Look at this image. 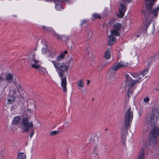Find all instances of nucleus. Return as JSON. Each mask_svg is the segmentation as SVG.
<instances>
[{
    "mask_svg": "<svg viewBox=\"0 0 159 159\" xmlns=\"http://www.w3.org/2000/svg\"><path fill=\"white\" fill-rule=\"evenodd\" d=\"M156 0H145L147 9L145 11L142 10V12L144 13L145 18L148 20L152 19L156 17L158 15V11L159 10V6L156 8L151 10Z\"/></svg>",
    "mask_w": 159,
    "mask_h": 159,
    "instance_id": "f257e3e1",
    "label": "nucleus"
},
{
    "mask_svg": "<svg viewBox=\"0 0 159 159\" xmlns=\"http://www.w3.org/2000/svg\"><path fill=\"white\" fill-rule=\"evenodd\" d=\"M127 66V62L125 63L122 61L114 63L109 69L108 80L111 82L115 80L117 77L116 75L115 74V71Z\"/></svg>",
    "mask_w": 159,
    "mask_h": 159,
    "instance_id": "f03ea898",
    "label": "nucleus"
},
{
    "mask_svg": "<svg viewBox=\"0 0 159 159\" xmlns=\"http://www.w3.org/2000/svg\"><path fill=\"white\" fill-rule=\"evenodd\" d=\"M127 86H134L136 84L138 83L142 80V77L141 75L138 73H134L130 74L129 75L128 74L125 75Z\"/></svg>",
    "mask_w": 159,
    "mask_h": 159,
    "instance_id": "7ed1b4c3",
    "label": "nucleus"
},
{
    "mask_svg": "<svg viewBox=\"0 0 159 159\" xmlns=\"http://www.w3.org/2000/svg\"><path fill=\"white\" fill-rule=\"evenodd\" d=\"M90 141L91 143L94 145L92 153L94 157H98V154L97 151L102 146V144L99 140V137L98 135H93L91 136Z\"/></svg>",
    "mask_w": 159,
    "mask_h": 159,
    "instance_id": "20e7f679",
    "label": "nucleus"
},
{
    "mask_svg": "<svg viewBox=\"0 0 159 159\" xmlns=\"http://www.w3.org/2000/svg\"><path fill=\"white\" fill-rule=\"evenodd\" d=\"M159 134V129L157 127H152L149 135V143L151 146L156 144Z\"/></svg>",
    "mask_w": 159,
    "mask_h": 159,
    "instance_id": "39448f33",
    "label": "nucleus"
},
{
    "mask_svg": "<svg viewBox=\"0 0 159 159\" xmlns=\"http://www.w3.org/2000/svg\"><path fill=\"white\" fill-rule=\"evenodd\" d=\"M133 117V112L130 107L127 110L125 116V125L122 128V130H126L131 124Z\"/></svg>",
    "mask_w": 159,
    "mask_h": 159,
    "instance_id": "423d86ee",
    "label": "nucleus"
},
{
    "mask_svg": "<svg viewBox=\"0 0 159 159\" xmlns=\"http://www.w3.org/2000/svg\"><path fill=\"white\" fill-rule=\"evenodd\" d=\"M34 124L32 121H30L29 119L27 117H24L22 119L21 127L23 129V133H28L30 130L33 128Z\"/></svg>",
    "mask_w": 159,
    "mask_h": 159,
    "instance_id": "0eeeda50",
    "label": "nucleus"
},
{
    "mask_svg": "<svg viewBox=\"0 0 159 159\" xmlns=\"http://www.w3.org/2000/svg\"><path fill=\"white\" fill-rule=\"evenodd\" d=\"M158 111L157 109H154L149 120V122L152 127H157V122L158 120Z\"/></svg>",
    "mask_w": 159,
    "mask_h": 159,
    "instance_id": "6e6552de",
    "label": "nucleus"
},
{
    "mask_svg": "<svg viewBox=\"0 0 159 159\" xmlns=\"http://www.w3.org/2000/svg\"><path fill=\"white\" fill-rule=\"evenodd\" d=\"M52 63L56 68L62 72H66L69 70V66L66 65L64 63L57 62L55 61H52Z\"/></svg>",
    "mask_w": 159,
    "mask_h": 159,
    "instance_id": "1a4fd4ad",
    "label": "nucleus"
},
{
    "mask_svg": "<svg viewBox=\"0 0 159 159\" xmlns=\"http://www.w3.org/2000/svg\"><path fill=\"white\" fill-rule=\"evenodd\" d=\"M35 56L34 52L32 51L29 55L28 60L30 62L32 68L38 69L40 67V65L39 64V61L35 59Z\"/></svg>",
    "mask_w": 159,
    "mask_h": 159,
    "instance_id": "9d476101",
    "label": "nucleus"
},
{
    "mask_svg": "<svg viewBox=\"0 0 159 159\" xmlns=\"http://www.w3.org/2000/svg\"><path fill=\"white\" fill-rule=\"evenodd\" d=\"M62 71H60L58 72L59 76L61 77V85L62 88L63 92L66 93L67 92V81L66 77H63L64 74Z\"/></svg>",
    "mask_w": 159,
    "mask_h": 159,
    "instance_id": "9b49d317",
    "label": "nucleus"
},
{
    "mask_svg": "<svg viewBox=\"0 0 159 159\" xmlns=\"http://www.w3.org/2000/svg\"><path fill=\"white\" fill-rule=\"evenodd\" d=\"M146 33H153L155 30V26L153 23L152 21L151 20L148 22L145 25Z\"/></svg>",
    "mask_w": 159,
    "mask_h": 159,
    "instance_id": "f8f14e48",
    "label": "nucleus"
},
{
    "mask_svg": "<svg viewBox=\"0 0 159 159\" xmlns=\"http://www.w3.org/2000/svg\"><path fill=\"white\" fill-rule=\"evenodd\" d=\"M121 25L119 23H117L114 25V29L111 30V33L112 34H114L116 36H118L119 35V30L121 28Z\"/></svg>",
    "mask_w": 159,
    "mask_h": 159,
    "instance_id": "ddd939ff",
    "label": "nucleus"
},
{
    "mask_svg": "<svg viewBox=\"0 0 159 159\" xmlns=\"http://www.w3.org/2000/svg\"><path fill=\"white\" fill-rule=\"evenodd\" d=\"M120 7L119 8V17L121 18L124 16V13L126 10V7L122 3H120Z\"/></svg>",
    "mask_w": 159,
    "mask_h": 159,
    "instance_id": "4468645a",
    "label": "nucleus"
},
{
    "mask_svg": "<svg viewBox=\"0 0 159 159\" xmlns=\"http://www.w3.org/2000/svg\"><path fill=\"white\" fill-rule=\"evenodd\" d=\"M125 88L128 89L127 95L128 98H129L132 94L133 90L134 89V86H127L126 83L125 82Z\"/></svg>",
    "mask_w": 159,
    "mask_h": 159,
    "instance_id": "2eb2a0df",
    "label": "nucleus"
},
{
    "mask_svg": "<svg viewBox=\"0 0 159 159\" xmlns=\"http://www.w3.org/2000/svg\"><path fill=\"white\" fill-rule=\"evenodd\" d=\"M114 35H115L114 34H111L108 36L109 39L108 44L109 45H112L116 40V38L114 37Z\"/></svg>",
    "mask_w": 159,
    "mask_h": 159,
    "instance_id": "dca6fc26",
    "label": "nucleus"
},
{
    "mask_svg": "<svg viewBox=\"0 0 159 159\" xmlns=\"http://www.w3.org/2000/svg\"><path fill=\"white\" fill-rule=\"evenodd\" d=\"M14 77V75L11 73L8 74L5 77V79L9 83L12 82Z\"/></svg>",
    "mask_w": 159,
    "mask_h": 159,
    "instance_id": "f3484780",
    "label": "nucleus"
},
{
    "mask_svg": "<svg viewBox=\"0 0 159 159\" xmlns=\"http://www.w3.org/2000/svg\"><path fill=\"white\" fill-rule=\"evenodd\" d=\"M36 107L34 104L29 105L27 107V110L30 113H33L36 110Z\"/></svg>",
    "mask_w": 159,
    "mask_h": 159,
    "instance_id": "a211bd4d",
    "label": "nucleus"
},
{
    "mask_svg": "<svg viewBox=\"0 0 159 159\" xmlns=\"http://www.w3.org/2000/svg\"><path fill=\"white\" fill-rule=\"evenodd\" d=\"M21 117L20 116H17L14 117L13 120L12 124L13 125H18L20 123Z\"/></svg>",
    "mask_w": 159,
    "mask_h": 159,
    "instance_id": "6ab92c4d",
    "label": "nucleus"
},
{
    "mask_svg": "<svg viewBox=\"0 0 159 159\" xmlns=\"http://www.w3.org/2000/svg\"><path fill=\"white\" fill-rule=\"evenodd\" d=\"M67 53V52L66 50H65L64 52L61 53L56 58V61H59L62 60L64 58L65 55V54Z\"/></svg>",
    "mask_w": 159,
    "mask_h": 159,
    "instance_id": "aec40b11",
    "label": "nucleus"
},
{
    "mask_svg": "<svg viewBox=\"0 0 159 159\" xmlns=\"http://www.w3.org/2000/svg\"><path fill=\"white\" fill-rule=\"evenodd\" d=\"M137 159H145L144 150L143 149H142L138 156Z\"/></svg>",
    "mask_w": 159,
    "mask_h": 159,
    "instance_id": "412c9836",
    "label": "nucleus"
},
{
    "mask_svg": "<svg viewBox=\"0 0 159 159\" xmlns=\"http://www.w3.org/2000/svg\"><path fill=\"white\" fill-rule=\"evenodd\" d=\"M111 50L110 48L107 49V51L104 54V57L106 59H108L110 58L111 57L110 55Z\"/></svg>",
    "mask_w": 159,
    "mask_h": 159,
    "instance_id": "4be33fe9",
    "label": "nucleus"
},
{
    "mask_svg": "<svg viewBox=\"0 0 159 159\" xmlns=\"http://www.w3.org/2000/svg\"><path fill=\"white\" fill-rule=\"evenodd\" d=\"M17 156L18 159H26V155L24 153L19 152Z\"/></svg>",
    "mask_w": 159,
    "mask_h": 159,
    "instance_id": "5701e85b",
    "label": "nucleus"
},
{
    "mask_svg": "<svg viewBox=\"0 0 159 159\" xmlns=\"http://www.w3.org/2000/svg\"><path fill=\"white\" fill-rule=\"evenodd\" d=\"M77 85L80 88H83L84 86V84L81 80H79L76 83Z\"/></svg>",
    "mask_w": 159,
    "mask_h": 159,
    "instance_id": "b1692460",
    "label": "nucleus"
},
{
    "mask_svg": "<svg viewBox=\"0 0 159 159\" xmlns=\"http://www.w3.org/2000/svg\"><path fill=\"white\" fill-rule=\"evenodd\" d=\"M16 98L13 96H11L8 99V102L10 103H12L15 101Z\"/></svg>",
    "mask_w": 159,
    "mask_h": 159,
    "instance_id": "393cba45",
    "label": "nucleus"
},
{
    "mask_svg": "<svg viewBox=\"0 0 159 159\" xmlns=\"http://www.w3.org/2000/svg\"><path fill=\"white\" fill-rule=\"evenodd\" d=\"M59 131H53L50 132L49 135L51 136L56 135L59 133Z\"/></svg>",
    "mask_w": 159,
    "mask_h": 159,
    "instance_id": "a878e982",
    "label": "nucleus"
},
{
    "mask_svg": "<svg viewBox=\"0 0 159 159\" xmlns=\"http://www.w3.org/2000/svg\"><path fill=\"white\" fill-rule=\"evenodd\" d=\"M148 68H147L143 70L141 73L139 74L141 75V76L142 77L146 75L148 73Z\"/></svg>",
    "mask_w": 159,
    "mask_h": 159,
    "instance_id": "bb28decb",
    "label": "nucleus"
},
{
    "mask_svg": "<svg viewBox=\"0 0 159 159\" xmlns=\"http://www.w3.org/2000/svg\"><path fill=\"white\" fill-rule=\"evenodd\" d=\"M52 34L56 38L58 39H61L63 36L57 34L55 32H53L52 33Z\"/></svg>",
    "mask_w": 159,
    "mask_h": 159,
    "instance_id": "cd10ccee",
    "label": "nucleus"
},
{
    "mask_svg": "<svg viewBox=\"0 0 159 159\" xmlns=\"http://www.w3.org/2000/svg\"><path fill=\"white\" fill-rule=\"evenodd\" d=\"M122 132H125V134L124 135H123V133H122V139L123 140H125V139L126 137L125 136V134L126 133H127V130H122Z\"/></svg>",
    "mask_w": 159,
    "mask_h": 159,
    "instance_id": "c85d7f7f",
    "label": "nucleus"
},
{
    "mask_svg": "<svg viewBox=\"0 0 159 159\" xmlns=\"http://www.w3.org/2000/svg\"><path fill=\"white\" fill-rule=\"evenodd\" d=\"M93 16L95 18H98L99 19H101V17L100 16L99 14H94L93 15Z\"/></svg>",
    "mask_w": 159,
    "mask_h": 159,
    "instance_id": "c756f323",
    "label": "nucleus"
},
{
    "mask_svg": "<svg viewBox=\"0 0 159 159\" xmlns=\"http://www.w3.org/2000/svg\"><path fill=\"white\" fill-rule=\"evenodd\" d=\"M47 52L46 48H43L42 49V54H45Z\"/></svg>",
    "mask_w": 159,
    "mask_h": 159,
    "instance_id": "7c9ffc66",
    "label": "nucleus"
},
{
    "mask_svg": "<svg viewBox=\"0 0 159 159\" xmlns=\"http://www.w3.org/2000/svg\"><path fill=\"white\" fill-rule=\"evenodd\" d=\"M156 31L159 32V22L156 25Z\"/></svg>",
    "mask_w": 159,
    "mask_h": 159,
    "instance_id": "2f4dec72",
    "label": "nucleus"
},
{
    "mask_svg": "<svg viewBox=\"0 0 159 159\" xmlns=\"http://www.w3.org/2000/svg\"><path fill=\"white\" fill-rule=\"evenodd\" d=\"M149 98H146L143 99V101L145 102H148L149 101Z\"/></svg>",
    "mask_w": 159,
    "mask_h": 159,
    "instance_id": "473e14b6",
    "label": "nucleus"
},
{
    "mask_svg": "<svg viewBox=\"0 0 159 159\" xmlns=\"http://www.w3.org/2000/svg\"><path fill=\"white\" fill-rule=\"evenodd\" d=\"M34 131L33 130H32L31 131V133L30 134V138H31L33 136V135L34 134Z\"/></svg>",
    "mask_w": 159,
    "mask_h": 159,
    "instance_id": "72a5a7b5",
    "label": "nucleus"
},
{
    "mask_svg": "<svg viewBox=\"0 0 159 159\" xmlns=\"http://www.w3.org/2000/svg\"><path fill=\"white\" fill-rule=\"evenodd\" d=\"M4 78L2 77H0V83L3 81L4 80Z\"/></svg>",
    "mask_w": 159,
    "mask_h": 159,
    "instance_id": "f704fd0d",
    "label": "nucleus"
},
{
    "mask_svg": "<svg viewBox=\"0 0 159 159\" xmlns=\"http://www.w3.org/2000/svg\"><path fill=\"white\" fill-rule=\"evenodd\" d=\"M42 28L43 29H45L46 30H48V28H46V27H45V26H42Z\"/></svg>",
    "mask_w": 159,
    "mask_h": 159,
    "instance_id": "c9c22d12",
    "label": "nucleus"
},
{
    "mask_svg": "<svg viewBox=\"0 0 159 159\" xmlns=\"http://www.w3.org/2000/svg\"><path fill=\"white\" fill-rule=\"evenodd\" d=\"M17 89H21V87L20 85H18L17 86Z\"/></svg>",
    "mask_w": 159,
    "mask_h": 159,
    "instance_id": "e433bc0d",
    "label": "nucleus"
},
{
    "mask_svg": "<svg viewBox=\"0 0 159 159\" xmlns=\"http://www.w3.org/2000/svg\"><path fill=\"white\" fill-rule=\"evenodd\" d=\"M123 1L125 2V1L128 3L130 2L132 0H123Z\"/></svg>",
    "mask_w": 159,
    "mask_h": 159,
    "instance_id": "4c0bfd02",
    "label": "nucleus"
},
{
    "mask_svg": "<svg viewBox=\"0 0 159 159\" xmlns=\"http://www.w3.org/2000/svg\"><path fill=\"white\" fill-rule=\"evenodd\" d=\"M73 61V59L72 58L70 59L69 61V64H70Z\"/></svg>",
    "mask_w": 159,
    "mask_h": 159,
    "instance_id": "58836bf2",
    "label": "nucleus"
},
{
    "mask_svg": "<svg viewBox=\"0 0 159 159\" xmlns=\"http://www.w3.org/2000/svg\"><path fill=\"white\" fill-rule=\"evenodd\" d=\"M142 111H141V110H140L139 111V115L140 116L141 115V114H142Z\"/></svg>",
    "mask_w": 159,
    "mask_h": 159,
    "instance_id": "ea45409f",
    "label": "nucleus"
},
{
    "mask_svg": "<svg viewBox=\"0 0 159 159\" xmlns=\"http://www.w3.org/2000/svg\"><path fill=\"white\" fill-rule=\"evenodd\" d=\"M49 57H52L53 58H54V57L53 55H52V56H51V55H49Z\"/></svg>",
    "mask_w": 159,
    "mask_h": 159,
    "instance_id": "a19ab883",
    "label": "nucleus"
},
{
    "mask_svg": "<svg viewBox=\"0 0 159 159\" xmlns=\"http://www.w3.org/2000/svg\"><path fill=\"white\" fill-rule=\"evenodd\" d=\"M85 22V20H83L81 24L83 25L84 23Z\"/></svg>",
    "mask_w": 159,
    "mask_h": 159,
    "instance_id": "79ce46f5",
    "label": "nucleus"
},
{
    "mask_svg": "<svg viewBox=\"0 0 159 159\" xmlns=\"http://www.w3.org/2000/svg\"><path fill=\"white\" fill-rule=\"evenodd\" d=\"M16 90L15 89H14L13 90V92L15 93H16Z\"/></svg>",
    "mask_w": 159,
    "mask_h": 159,
    "instance_id": "37998d69",
    "label": "nucleus"
},
{
    "mask_svg": "<svg viewBox=\"0 0 159 159\" xmlns=\"http://www.w3.org/2000/svg\"><path fill=\"white\" fill-rule=\"evenodd\" d=\"M136 36L137 38H138L140 36V35H136Z\"/></svg>",
    "mask_w": 159,
    "mask_h": 159,
    "instance_id": "c03bdc74",
    "label": "nucleus"
},
{
    "mask_svg": "<svg viewBox=\"0 0 159 159\" xmlns=\"http://www.w3.org/2000/svg\"><path fill=\"white\" fill-rule=\"evenodd\" d=\"M87 81H88L87 85H89V83L90 82V81L88 80H87Z\"/></svg>",
    "mask_w": 159,
    "mask_h": 159,
    "instance_id": "a18cd8bd",
    "label": "nucleus"
},
{
    "mask_svg": "<svg viewBox=\"0 0 159 159\" xmlns=\"http://www.w3.org/2000/svg\"><path fill=\"white\" fill-rule=\"evenodd\" d=\"M45 0L46 1H51V0Z\"/></svg>",
    "mask_w": 159,
    "mask_h": 159,
    "instance_id": "49530a36",
    "label": "nucleus"
},
{
    "mask_svg": "<svg viewBox=\"0 0 159 159\" xmlns=\"http://www.w3.org/2000/svg\"><path fill=\"white\" fill-rule=\"evenodd\" d=\"M68 39H69V38H68V37H67V40H68Z\"/></svg>",
    "mask_w": 159,
    "mask_h": 159,
    "instance_id": "de8ad7c7",
    "label": "nucleus"
},
{
    "mask_svg": "<svg viewBox=\"0 0 159 159\" xmlns=\"http://www.w3.org/2000/svg\"><path fill=\"white\" fill-rule=\"evenodd\" d=\"M35 50H37V49H36V48H35Z\"/></svg>",
    "mask_w": 159,
    "mask_h": 159,
    "instance_id": "09e8293b",
    "label": "nucleus"
},
{
    "mask_svg": "<svg viewBox=\"0 0 159 159\" xmlns=\"http://www.w3.org/2000/svg\"><path fill=\"white\" fill-rule=\"evenodd\" d=\"M156 90L157 91V90H158V89H156Z\"/></svg>",
    "mask_w": 159,
    "mask_h": 159,
    "instance_id": "8fccbe9b",
    "label": "nucleus"
},
{
    "mask_svg": "<svg viewBox=\"0 0 159 159\" xmlns=\"http://www.w3.org/2000/svg\"><path fill=\"white\" fill-rule=\"evenodd\" d=\"M157 54H159V52L158 53H157Z\"/></svg>",
    "mask_w": 159,
    "mask_h": 159,
    "instance_id": "3c124183",
    "label": "nucleus"
}]
</instances>
